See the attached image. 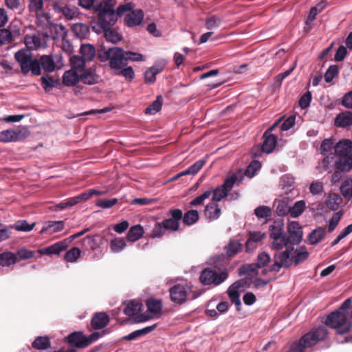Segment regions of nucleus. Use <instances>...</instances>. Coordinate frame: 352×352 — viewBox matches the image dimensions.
I'll return each instance as SVG.
<instances>
[{
	"mask_svg": "<svg viewBox=\"0 0 352 352\" xmlns=\"http://www.w3.org/2000/svg\"><path fill=\"white\" fill-rule=\"evenodd\" d=\"M94 334L89 337L83 336L82 332H73L67 337V341L72 346L77 348H84L89 346L94 340Z\"/></svg>",
	"mask_w": 352,
	"mask_h": 352,
	"instance_id": "obj_12",
	"label": "nucleus"
},
{
	"mask_svg": "<svg viewBox=\"0 0 352 352\" xmlns=\"http://www.w3.org/2000/svg\"><path fill=\"white\" fill-rule=\"evenodd\" d=\"M221 213V208L216 203L208 204L204 210V214L209 221L217 219Z\"/></svg>",
	"mask_w": 352,
	"mask_h": 352,
	"instance_id": "obj_27",
	"label": "nucleus"
},
{
	"mask_svg": "<svg viewBox=\"0 0 352 352\" xmlns=\"http://www.w3.org/2000/svg\"><path fill=\"white\" fill-rule=\"evenodd\" d=\"M243 175L241 171L228 175L225 179L222 185L218 186L215 189H212V201L219 202L223 198L227 197L229 191L232 190L234 185L241 183V182L243 180Z\"/></svg>",
	"mask_w": 352,
	"mask_h": 352,
	"instance_id": "obj_7",
	"label": "nucleus"
},
{
	"mask_svg": "<svg viewBox=\"0 0 352 352\" xmlns=\"http://www.w3.org/2000/svg\"><path fill=\"white\" fill-rule=\"evenodd\" d=\"M142 304L136 300H131L124 309V313L128 316H133L141 310Z\"/></svg>",
	"mask_w": 352,
	"mask_h": 352,
	"instance_id": "obj_40",
	"label": "nucleus"
},
{
	"mask_svg": "<svg viewBox=\"0 0 352 352\" xmlns=\"http://www.w3.org/2000/svg\"><path fill=\"white\" fill-rule=\"evenodd\" d=\"M242 250V244L237 240H231L226 247L228 256H233Z\"/></svg>",
	"mask_w": 352,
	"mask_h": 352,
	"instance_id": "obj_49",
	"label": "nucleus"
},
{
	"mask_svg": "<svg viewBox=\"0 0 352 352\" xmlns=\"http://www.w3.org/2000/svg\"><path fill=\"white\" fill-rule=\"evenodd\" d=\"M98 58L102 62L109 60L110 67L115 70L121 69L126 65V52L120 47L98 50Z\"/></svg>",
	"mask_w": 352,
	"mask_h": 352,
	"instance_id": "obj_6",
	"label": "nucleus"
},
{
	"mask_svg": "<svg viewBox=\"0 0 352 352\" xmlns=\"http://www.w3.org/2000/svg\"><path fill=\"white\" fill-rule=\"evenodd\" d=\"M334 124L340 128L351 126L352 125V112L345 111L338 113L335 118Z\"/></svg>",
	"mask_w": 352,
	"mask_h": 352,
	"instance_id": "obj_23",
	"label": "nucleus"
},
{
	"mask_svg": "<svg viewBox=\"0 0 352 352\" xmlns=\"http://www.w3.org/2000/svg\"><path fill=\"white\" fill-rule=\"evenodd\" d=\"M254 214L258 219L266 218L271 215V209L268 206H261L254 210Z\"/></svg>",
	"mask_w": 352,
	"mask_h": 352,
	"instance_id": "obj_63",
	"label": "nucleus"
},
{
	"mask_svg": "<svg viewBox=\"0 0 352 352\" xmlns=\"http://www.w3.org/2000/svg\"><path fill=\"white\" fill-rule=\"evenodd\" d=\"M223 21V17L219 15H210L206 18L205 26L207 30H212L218 28Z\"/></svg>",
	"mask_w": 352,
	"mask_h": 352,
	"instance_id": "obj_38",
	"label": "nucleus"
},
{
	"mask_svg": "<svg viewBox=\"0 0 352 352\" xmlns=\"http://www.w3.org/2000/svg\"><path fill=\"white\" fill-rule=\"evenodd\" d=\"M80 80V74L77 71H66L63 76V82L66 86H74Z\"/></svg>",
	"mask_w": 352,
	"mask_h": 352,
	"instance_id": "obj_31",
	"label": "nucleus"
},
{
	"mask_svg": "<svg viewBox=\"0 0 352 352\" xmlns=\"http://www.w3.org/2000/svg\"><path fill=\"white\" fill-rule=\"evenodd\" d=\"M102 30L107 41L116 43L121 40V36L113 29L106 28Z\"/></svg>",
	"mask_w": 352,
	"mask_h": 352,
	"instance_id": "obj_46",
	"label": "nucleus"
},
{
	"mask_svg": "<svg viewBox=\"0 0 352 352\" xmlns=\"http://www.w3.org/2000/svg\"><path fill=\"white\" fill-rule=\"evenodd\" d=\"M45 0H28V9L30 13L43 11Z\"/></svg>",
	"mask_w": 352,
	"mask_h": 352,
	"instance_id": "obj_50",
	"label": "nucleus"
},
{
	"mask_svg": "<svg viewBox=\"0 0 352 352\" xmlns=\"http://www.w3.org/2000/svg\"><path fill=\"white\" fill-rule=\"evenodd\" d=\"M14 58L21 66V72L27 74L31 72L33 75H40L38 64L36 59L32 58V53L28 50H21L14 54Z\"/></svg>",
	"mask_w": 352,
	"mask_h": 352,
	"instance_id": "obj_8",
	"label": "nucleus"
},
{
	"mask_svg": "<svg viewBox=\"0 0 352 352\" xmlns=\"http://www.w3.org/2000/svg\"><path fill=\"white\" fill-rule=\"evenodd\" d=\"M288 239L294 246L298 245L302 240V230L296 221H292L287 226Z\"/></svg>",
	"mask_w": 352,
	"mask_h": 352,
	"instance_id": "obj_14",
	"label": "nucleus"
},
{
	"mask_svg": "<svg viewBox=\"0 0 352 352\" xmlns=\"http://www.w3.org/2000/svg\"><path fill=\"white\" fill-rule=\"evenodd\" d=\"M162 105V98L161 96H158L155 101L152 102L146 109V114H155L158 112Z\"/></svg>",
	"mask_w": 352,
	"mask_h": 352,
	"instance_id": "obj_55",
	"label": "nucleus"
},
{
	"mask_svg": "<svg viewBox=\"0 0 352 352\" xmlns=\"http://www.w3.org/2000/svg\"><path fill=\"white\" fill-rule=\"evenodd\" d=\"M35 14L37 27L46 32L52 23L50 14L47 12L41 11V12L35 13Z\"/></svg>",
	"mask_w": 352,
	"mask_h": 352,
	"instance_id": "obj_24",
	"label": "nucleus"
},
{
	"mask_svg": "<svg viewBox=\"0 0 352 352\" xmlns=\"http://www.w3.org/2000/svg\"><path fill=\"white\" fill-rule=\"evenodd\" d=\"M144 234V229L140 225L132 226L126 235L128 241L135 242L140 239Z\"/></svg>",
	"mask_w": 352,
	"mask_h": 352,
	"instance_id": "obj_36",
	"label": "nucleus"
},
{
	"mask_svg": "<svg viewBox=\"0 0 352 352\" xmlns=\"http://www.w3.org/2000/svg\"><path fill=\"white\" fill-rule=\"evenodd\" d=\"M171 217L164 220L162 223L165 230L176 231L179 229V221L182 219V211L180 209L170 210Z\"/></svg>",
	"mask_w": 352,
	"mask_h": 352,
	"instance_id": "obj_16",
	"label": "nucleus"
},
{
	"mask_svg": "<svg viewBox=\"0 0 352 352\" xmlns=\"http://www.w3.org/2000/svg\"><path fill=\"white\" fill-rule=\"evenodd\" d=\"M30 135V131L27 128L16 129L14 130H5L0 132V142H9L20 141Z\"/></svg>",
	"mask_w": 352,
	"mask_h": 352,
	"instance_id": "obj_10",
	"label": "nucleus"
},
{
	"mask_svg": "<svg viewBox=\"0 0 352 352\" xmlns=\"http://www.w3.org/2000/svg\"><path fill=\"white\" fill-rule=\"evenodd\" d=\"M100 77L95 74V73L91 70L85 71L82 74L80 75V80H81L84 84L87 85H94L99 82Z\"/></svg>",
	"mask_w": 352,
	"mask_h": 352,
	"instance_id": "obj_37",
	"label": "nucleus"
},
{
	"mask_svg": "<svg viewBox=\"0 0 352 352\" xmlns=\"http://www.w3.org/2000/svg\"><path fill=\"white\" fill-rule=\"evenodd\" d=\"M305 202L302 200L296 201L292 207L289 208V214L292 217H298L304 211Z\"/></svg>",
	"mask_w": 352,
	"mask_h": 352,
	"instance_id": "obj_52",
	"label": "nucleus"
},
{
	"mask_svg": "<svg viewBox=\"0 0 352 352\" xmlns=\"http://www.w3.org/2000/svg\"><path fill=\"white\" fill-rule=\"evenodd\" d=\"M63 228V223L61 221H49L46 226L42 228L40 233L44 234L45 232H49L50 234H53L62 230Z\"/></svg>",
	"mask_w": 352,
	"mask_h": 352,
	"instance_id": "obj_35",
	"label": "nucleus"
},
{
	"mask_svg": "<svg viewBox=\"0 0 352 352\" xmlns=\"http://www.w3.org/2000/svg\"><path fill=\"white\" fill-rule=\"evenodd\" d=\"M52 6L56 13L62 14L67 20L75 19L79 14L76 7L64 4L57 0L52 1Z\"/></svg>",
	"mask_w": 352,
	"mask_h": 352,
	"instance_id": "obj_11",
	"label": "nucleus"
},
{
	"mask_svg": "<svg viewBox=\"0 0 352 352\" xmlns=\"http://www.w3.org/2000/svg\"><path fill=\"white\" fill-rule=\"evenodd\" d=\"M325 235V229L322 227H318L309 234L308 239L311 245H316L323 240Z\"/></svg>",
	"mask_w": 352,
	"mask_h": 352,
	"instance_id": "obj_33",
	"label": "nucleus"
},
{
	"mask_svg": "<svg viewBox=\"0 0 352 352\" xmlns=\"http://www.w3.org/2000/svg\"><path fill=\"white\" fill-rule=\"evenodd\" d=\"M190 292V288L186 285H176L170 289V299L175 303L184 302Z\"/></svg>",
	"mask_w": 352,
	"mask_h": 352,
	"instance_id": "obj_15",
	"label": "nucleus"
},
{
	"mask_svg": "<svg viewBox=\"0 0 352 352\" xmlns=\"http://www.w3.org/2000/svg\"><path fill=\"white\" fill-rule=\"evenodd\" d=\"M165 65V61H160L155 63L151 67L147 69L144 73L145 82L148 84L155 82L156 75L164 69Z\"/></svg>",
	"mask_w": 352,
	"mask_h": 352,
	"instance_id": "obj_21",
	"label": "nucleus"
},
{
	"mask_svg": "<svg viewBox=\"0 0 352 352\" xmlns=\"http://www.w3.org/2000/svg\"><path fill=\"white\" fill-rule=\"evenodd\" d=\"M45 34L53 40H59L66 36L67 30L64 25L52 23Z\"/></svg>",
	"mask_w": 352,
	"mask_h": 352,
	"instance_id": "obj_19",
	"label": "nucleus"
},
{
	"mask_svg": "<svg viewBox=\"0 0 352 352\" xmlns=\"http://www.w3.org/2000/svg\"><path fill=\"white\" fill-rule=\"evenodd\" d=\"M309 252L305 247L301 246L298 248H294V251L290 255L291 263L289 267L294 264L295 266L306 261L309 257Z\"/></svg>",
	"mask_w": 352,
	"mask_h": 352,
	"instance_id": "obj_22",
	"label": "nucleus"
},
{
	"mask_svg": "<svg viewBox=\"0 0 352 352\" xmlns=\"http://www.w3.org/2000/svg\"><path fill=\"white\" fill-rule=\"evenodd\" d=\"M342 214L343 213L342 211H338L333 214V216L329 220V223L328 226L329 232H332L336 229L339 221L341 219Z\"/></svg>",
	"mask_w": 352,
	"mask_h": 352,
	"instance_id": "obj_61",
	"label": "nucleus"
},
{
	"mask_svg": "<svg viewBox=\"0 0 352 352\" xmlns=\"http://www.w3.org/2000/svg\"><path fill=\"white\" fill-rule=\"evenodd\" d=\"M133 8H134V5L131 2L120 5L116 11L111 5L104 4L98 10V25L101 29L113 25L116 23L118 16L123 15Z\"/></svg>",
	"mask_w": 352,
	"mask_h": 352,
	"instance_id": "obj_3",
	"label": "nucleus"
},
{
	"mask_svg": "<svg viewBox=\"0 0 352 352\" xmlns=\"http://www.w3.org/2000/svg\"><path fill=\"white\" fill-rule=\"evenodd\" d=\"M16 256L10 252H3L0 254V265L3 267H10L15 264Z\"/></svg>",
	"mask_w": 352,
	"mask_h": 352,
	"instance_id": "obj_41",
	"label": "nucleus"
},
{
	"mask_svg": "<svg viewBox=\"0 0 352 352\" xmlns=\"http://www.w3.org/2000/svg\"><path fill=\"white\" fill-rule=\"evenodd\" d=\"M147 309L152 314H158L161 311L162 305L160 300L151 298L146 301Z\"/></svg>",
	"mask_w": 352,
	"mask_h": 352,
	"instance_id": "obj_53",
	"label": "nucleus"
},
{
	"mask_svg": "<svg viewBox=\"0 0 352 352\" xmlns=\"http://www.w3.org/2000/svg\"><path fill=\"white\" fill-rule=\"evenodd\" d=\"M327 329L322 325L304 335L299 342L292 343L290 352H305V349L311 347L324 340L327 336Z\"/></svg>",
	"mask_w": 352,
	"mask_h": 352,
	"instance_id": "obj_5",
	"label": "nucleus"
},
{
	"mask_svg": "<svg viewBox=\"0 0 352 352\" xmlns=\"http://www.w3.org/2000/svg\"><path fill=\"white\" fill-rule=\"evenodd\" d=\"M335 154L330 153L325 156L321 162V172L325 171L327 173H331L335 167Z\"/></svg>",
	"mask_w": 352,
	"mask_h": 352,
	"instance_id": "obj_34",
	"label": "nucleus"
},
{
	"mask_svg": "<svg viewBox=\"0 0 352 352\" xmlns=\"http://www.w3.org/2000/svg\"><path fill=\"white\" fill-rule=\"evenodd\" d=\"M263 139L262 151L269 154L273 151L276 145V137L274 135L269 134L267 131L263 134Z\"/></svg>",
	"mask_w": 352,
	"mask_h": 352,
	"instance_id": "obj_25",
	"label": "nucleus"
},
{
	"mask_svg": "<svg viewBox=\"0 0 352 352\" xmlns=\"http://www.w3.org/2000/svg\"><path fill=\"white\" fill-rule=\"evenodd\" d=\"M342 201V197L338 193H331L327 197L325 204L329 209L336 211L338 210Z\"/></svg>",
	"mask_w": 352,
	"mask_h": 352,
	"instance_id": "obj_29",
	"label": "nucleus"
},
{
	"mask_svg": "<svg viewBox=\"0 0 352 352\" xmlns=\"http://www.w3.org/2000/svg\"><path fill=\"white\" fill-rule=\"evenodd\" d=\"M285 234L286 233L284 231V223L282 220H276L269 226V236L271 240Z\"/></svg>",
	"mask_w": 352,
	"mask_h": 352,
	"instance_id": "obj_26",
	"label": "nucleus"
},
{
	"mask_svg": "<svg viewBox=\"0 0 352 352\" xmlns=\"http://www.w3.org/2000/svg\"><path fill=\"white\" fill-rule=\"evenodd\" d=\"M109 322V318L105 313L96 314L91 320V325L94 329H101Z\"/></svg>",
	"mask_w": 352,
	"mask_h": 352,
	"instance_id": "obj_28",
	"label": "nucleus"
},
{
	"mask_svg": "<svg viewBox=\"0 0 352 352\" xmlns=\"http://www.w3.org/2000/svg\"><path fill=\"white\" fill-rule=\"evenodd\" d=\"M60 60V56L58 55H43L36 61L38 64L40 74H41V69L46 72H52L56 69V62Z\"/></svg>",
	"mask_w": 352,
	"mask_h": 352,
	"instance_id": "obj_13",
	"label": "nucleus"
},
{
	"mask_svg": "<svg viewBox=\"0 0 352 352\" xmlns=\"http://www.w3.org/2000/svg\"><path fill=\"white\" fill-rule=\"evenodd\" d=\"M261 163L258 160H254L247 167L243 175L252 178L256 175V173L261 168Z\"/></svg>",
	"mask_w": 352,
	"mask_h": 352,
	"instance_id": "obj_59",
	"label": "nucleus"
},
{
	"mask_svg": "<svg viewBox=\"0 0 352 352\" xmlns=\"http://www.w3.org/2000/svg\"><path fill=\"white\" fill-rule=\"evenodd\" d=\"M205 164L206 161L204 160H199L195 162L187 169L180 172V176L183 177L186 175H195L201 170Z\"/></svg>",
	"mask_w": 352,
	"mask_h": 352,
	"instance_id": "obj_39",
	"label": "nucleus"
},
{
	"mask_svg": "<svg viewBox=\"0 0 352 352\" xmlns=\"http://www.w3.org/2000/svg\"><path fill=\"white\" fill-rule=\"evenodd\" d=\"M183 221L186 225L191 226L195 223L199 218V212L195 210H191L182 216Z\"/></svg>",
	"mask_w": 352,
	"mask_h": 352,
	"instance_id": "obj_48",
	"label": "nucleus"
},
{
	"mask_svg": "<svg viewBox=\"0 0 352 352\" xmlns=\"http://www.w3.org/2000/svg\"><path fill=\"white\" fill-rule=\"evenodd\" d=\"M261 163L258 160H254L247 167L243 175L252 178L256 175V173L261 168Z\"/></svg>",
	"mask_w": 352,
	"mask_h": 352,
	"instance_id": "obj_58",
	"label": "nucleus"
},
{
	"mask_svg": "<svg viewBox=\"0 0 352 352\" xmlns=\"http://www.w3.org/2000/svg\"><path fill=\"white\" fill-rule=\"evenodd\" d=\"M270 245L272 250L277 251L274 255V263L270 270L278 272L281 267L289 268L291 263L290 255L294 251V247L290 243L287 234L272 239Z\"/></svg>",
	"mask_w": 352,
	"mask_h": 352,
	"instance_id": "obj_1",
	"label": "nucleus"
},
{
	"mask_svg": "<svg viewBox=\"0 0 352 352\" xmlns=\"http://www.w3.org/2000/svg\"><path fill=\"white\" fill-rule=\"evenodd\" d=\"M155 327L156 324H153L151 326H148L141 329L134 331L129 333V335L124 336L122 338V339L128 341L135 340L138 338L142 337L149 333L150 332L153 331L155 329Z\"/></svg>",
	"mask_w": 352,
	"mask_h": 352,
	"instance_id": "obj_30",
	"label": "nucleus"
},
{
	"mask_svg": "<svg viewBox=\"0 0 352 352\" xmlns=\"http://www.w3.org/2000/svg\"><path fill=\"white\" fill-rule=\"evenodd\" d=\"M70 243L69 239H64L61 241L56 243L50 246L46 247L39 250L42 254H59L62 251L67 249Z\"/></svg>",
	"mask_w": 352,
	"mask_h": 352,
	"instance_id": "obj_20",
	"label": "nucleus"
},
{
	"mask_svg": "<svg viewBox=\"0 0 352 352\" xmlns=\"http://www.w3.org/2000/svg\"><path fill=\"white\" fill-rule=\"evenodd\" d=\"M258 267L256 263L243 265L239 270L240 274H245L248 276H252L258 274Z\"/></svg>",
	"mask_w": 352,
	"mask_h": 352,
	"instance_id": "obj_56",
	"label": "nucleus"
},
{
	"mask_svg": "<svg viewBox=\"0 0 352 352\" xmlns=\"http://www.w3.org/2000/svg\"><path fill=\"white\" fill-rule=\"evenodd\" d=\"M351 298L346 299L340 307L335 311L331 313L326 319V324L337 330L338 334L348 333L352 327L351 322L346 316V311L349 309Z\"/></svg>",
	"mask_w": 352,
	"mask_h": 352,
	"instance_id": "obj_2",
	"label": "nucleus"
},
{
	"mask_svg": "<svg viewBox=\"0 0 352 352\" xmlns=\"http://www.w3.org/2000/svg\"><path fill=\"white\" fill-rule=\"evenodd\" d=\"M118 203L117 198L99 199L96 202V205L103 209L111 208Z\"/></svg>",
	"mask_w": 352,
	"mask_h": 352,
	"instance_id": "obj_62",
	"label": "nucleus"
},
{
	"mask_svg": "<svg viewBox=\"0 0 352 352\" xmlns=\"http://www.w3.org/2000/svg\"><path fill=\"white\" fill-rule=\"evenodd\" d=\"M50 346L51 343L47 336H38L32 342V347L38 350H45Z\"/></svg>",
	"mask_w": 352,
	"mask_h": 352,
	"instance_id": "obj_43",
	"label": "nucleus"
},
{
	"mask_svg": "<svg viewBox=\"0 0 352 352\" xmlns=\"http://www.w3.org/2000/svg\"><path fill=\"white\" fill-rule=\"evenodd\" d=\"M309 192L313 195H320L324 192V184L318 180L314 181L309 186Z\"/></svg>",
	"mask_w": 352,
	"mask_h": 352,
	"instance_id": "obj_60",
	"label": "nucleus"
},
{
	"mask_svg": "<svg viewBox=\"0 0 352 352\" xmlns=\"http://www.w3.org/2000/svg\"><path fill=\"white\" fill-rule=\"evenodd\" d=\"M72 32L80 39L85 38L89 33V27L85 23H77L73 25Z\"/></svg>",
	"mask_w": 352,
	"mask_h": 352,
	"instance_id": "obj_32",
	"label": "nucleus"
},
{
	"mask_svg": "<svg viewBox=\"0 0 352 352\" xmlns=\"http://www.w3.org/2000/svg\"><path fill=\"white\" fill-rule=\"evenodd\" d=\"M124 18L125 23L129 27H134L141 24L144 19V12L141 9H131Z\"/></svg>",
	"mask_w": 352,
	"mask_h": 352,
	"instance_id": "obj_18",
	"label": "nucleus"
},
{
	"mask_svg": "<svg viewBox=\"0 0 352 352\" xmlns=\"http://www.w3.org/2000/svg\"><path fill=\"white\" fill-rule=\"evenodd\" d=\"M81 56L87 61L91 60L95 56L96 50L93 45L90 44H83L80 47Z\"/></svg>",
	"mask_w": 352,
	"mask_h": 352,
	"instance_id": "obj_44",
	"label": "nucleus"
},
{
	"mask_svg": "<svg viewBox=\"0 0 352 352\" xmlns=\"http://www.w3.org/2000/svg\"><path fill=\"white\" fill-rule=\"evenodd\" d=\"M86 60L82 56H74L70 59V63L73 70L78 71L84 68Z\"/></svg>",
	"mask_w": 352,
	"mask_h": 352,
	"instance_id": "obj_57",
	"label": "nucleus"
},
{
	"mask_svg": "<svg viewBox=\"0 0 352 352\" xmlns=\"http://www.w3.org/2000/svg\"><path fill=\"white\" fill-rule=\"evenodd\" d=\"M342 195L349 200L352 199V179H345L340 186Z\"/></svg>",
	"mask_w": 352,
	"mask_h": 352,
	"instance_id": "obj_47",
	"label": "nucleus"
},
{
	"mask_svg": "<svg viewBox=\"0 0 352 352\" xmlns=\"http://www.w3.org/2000/svg\"><path fill=\"white\" fill-rule=\"evenodd\" d=\"M338 68L336 65H331L324 74V80L327 82H331L337 76Z\"/></svg>",
	"mask_w": 352,
	"mask_h": 352,
	"instance_id": "obj_64",
	"label": "nucleus"
},
{
	"mask_svg": "<svg viewBox=\"0 0 352 352\" xmlns=\"http://www.w3.org/2000/svg\"><path fill=\"white\" fill-rule=\"evenodd\" d=\"M245 282L243 280L234 282L228 289V296L233 304L236 307L237 310L240 309L241 302L239 289L243 287Z\"/></svg>",
	"mask_w": 352,
	"mask_h": 352,
	"instance_id": "obj_17",
	"label": "nucleus"
},
{
	"mask_svg": "<svg viewBox=\"0 0 352 352\" xmlns=\"http://www.w3.org/2000/svg\"><path fill=\"white\" fill-rule=\"evenodd\" d=\"M80 255V250L78 248L74 247L65 253L64 258L67 262L74 263L77 261Z\"/></svg>",
	"mask_w": 352,
	"mask_h": 352,
	"instance_id": "obj_51",
	"label": "nucleus"
},
{
	"mask_svg": "<svg viewBox=\"0 0 352 352\" xmlns=\"http://www.w3.org/2000/svg\"><path fill=\"white\" fill-rule=\"evenodd\" d=\"M35 225V223H28L26 220H19L11 226L10 228L19 232H30L33 230Z\"/></svg>",
	"mask_w": 352,
	"mask_h": 352,
	"instance_id": "obj_45",
	"label": "nucleus"
},
{
	"mask_svg": "<svg viewBox=\"0 0 352 352\" xmlns=\"http://www.w3.org/2000/svg\"><path fill=\"white\" fill-rule=\"evenodd\" d=\"M126 246L125 240L123 238L113 239L109 243V248L113 253L122 252Z\"/></svg>",
	"mask_w": 352,
	"mask_h": 352,
	"instance_id": "obj_42",
	"label": "nucleus"
},
{
	"mask_svg": "<svg viewBox=\"0 0 352 352\" xmlns=\"http://www.w3.org/2000/svg\"><path fill=\"white\" fill-rule=\"evenodd\" d=\"M228 276L226 271L221 272L217 273L216 270L211 269H204L200 274V281L204 285H219L224 282Z\"/></svg>",
	"mask_w": 352,
	"mask_h": 352,
	"instance_id": "obj_9",
	"label": "nucleus"
},
{
	"mask_svg": "<svg viewBox=\"0 0 352 352\" xmlns=\"http://www.w3.org/2000/svg\"><path fill=\"white\" fill-rule=\"evenodd\" d=\"M337 157L335 167L342 172H348L352 169V140L342 139L334 146Z\"/></svg>",
	"mask_w": 352,
	"mask_h": 352,
	"instance_id": "obj_4",
	"label": "nucleus"
},
{
	"mask_svg": "<svg viewBox=\"0 0 352 352\" xmlns=\"http://www.w3.org/2000/svg\"><path fill=\"white\" fill-rule=\"evenodd\" d=\"M276 212L279 216H285L289 213V206L285 200H278L275 202Z\"/></svg>",
	"mask_w": 352,
	"mask_h": 352,
	"instance_id": "obj_54",
	"label": "nucleus"
}]
</instances>
